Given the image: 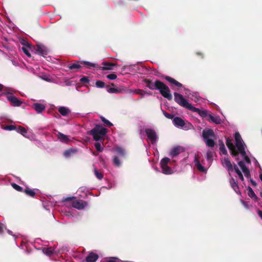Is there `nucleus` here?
<instances>
[{
  "instance_id": "nucleus-16",
  "label": "nucleus",
  "mask_w": 262,
  "mask_h": 262,
  "mask_svg": "<svg viewBox=\"0 0 262 262\" xmlns=\"http://www.w3.org/2000/svg\"><path fill=\"white\" fill-rule=\"evenodd\" d=\"M113 151L116 154V156H118L120 158H123L126 155L125 150L120 146H116L113 148Z\"/></svg>"
},
{
  "instance_id": "nucleus-1",
  "label": "nucleus",
  "mask_w": 262,
  "mask_h": 262,
  "mask_svg": "<svg viewBox=\"0 0 262 262\" xmlns=\"http://www.w3.org/2000/svg\"><path fill=\"white\" fill-rule=\"evenodd\" d=\"M234 139L235 145L233 144L232 140L229 138L226 139V145L232 156H236L238 153L242 155L244 161H239L238 165L242 169L245 177L249 179L251 177V174L247 165H250L251 161L245 151L246 145L238 132H236L234 134Z\"/></svg>"
},
{
  "instance_id": "nucleus-4",
  "label": "nucleus",
  "mask_w": 262,
  "mask_h": 262,
  "mask_svg": "<svg viewBox=\"0 0 262 262\" xmlns=\"http://www.w3.org/2000/svg\"><path fill=\"white\" fill-rule=\"evenodd\" d=\"M19 247L26 255L31 254L34 250H41L42 253L47 256H51L55 253L54 247H43L42 248H37V247H34V248H32L31 247Z\"/></svg>"
},
{
  "instance_id": "nucleus-23",
  "label": "nucleus",
  "mask_w": 262,
  "mask_h": 262,
  "mask_svg": "<svg viewBox=\"0 0 262 262\" xmlns=\"http://www.w3.org/2000/svg\"><path fill=\"white\" fill-rule=\"evenodd\" d=\"M77 152L76 148H70L64 151L63 156L65 158H68Z\"/></svg>"
},
{
  "instance_id": "nucleus-39",
  "label": "nucleus",
  "mask_w": 262,
  "mask_h": 262,
  "mask_svg": "<svg viewBox=\"0 0 262 262\" xmlns=\"http://www.w3.org/2000/svg\"><path fill=\"white\" fill-rule=\"evenodd\" d=\"M94 173L95 176L99 180H101L103 178V174L100 172L96 168H95L94 169Z\"/></svg>"
},
{
  "instance_id": "nucleus-33",
  "label": "nucleus",
  "mask_w": 262,
  "mask_h": 262,
  "mask_svg": "<svg viewBox=\"0 0 262 262\" xmlns=\"http://www.w3.org/2000/svg\"><path fill=\"white\" fill-rule=\"evenodd\" d=\"M103 65L104 66L102 68V70H112L113 69V67L115 66V64L114 63H110L106 62H103Z\"/></svg>"
},
{
  "instance_id": "nucleus-10",
  "label": "nucleus",
  "mask_w": 262,
  "mask_h": 262,
  "mask_svg": "<svg viewBox=\"0 0 262 262\" xmlns=\"http://www.w3.org/2000/svg\"><path fill=\"white\" fill-rule=\"evenodd\" d=\"M145 133L147 136L148 140L151 142V144H155L157 139V136L156 132L150 128H145L144 130H140V135L142 137V135H144V133Z\"/></svg>"
},
{
  "instance_id": "nucleus-15",
  "label": "nucleus",
  "mask_w": 262,
  "mask_h": 262,
  "mask_svg": "<svg viewBox=\"0 0 262 262\" xmlns=\"http://www.w3.org/2000/svg\"><path fill=\"white\" fill-rule=\"evenodd\" d=\"M184 91L185 94L188 95V96L192 100L197 102L200 100V96L198 93L192 92L187 89H184Z\"/></svg>"
},
{
  "instance_id": "nucleus-27",
  "label": "nucleus",
  "mask_w": 262,
  "mask_h": 262,
  "mask_svg": "<svg viewBox=\"0 0 262 262\" xmlns=\"http://www.w3.org/2000/svg\"><path fill=\"white\" fill-rule=\"evenodd\" d=\"M165 79L167 81L171 83V84H173V85H176L177 87H183V85L182 83H180L179 82L177 81L173 78L170 77L169 76H166Z\"/></svg>"
},
{
  "instance_id": "nucleus-40",
  "label": "nucleus",
  "mask_w": 262,
  "mask_h": 262,
  "mask_svg": "<svg viewBox=\"0 0 262 262\" xmlns=\"http://www.w3.org/2000/svg\"><path fill=\"white\" fill-rule=\"evenodd\" d=\"M16 126H15L14 125H6L3 127V129L5 130H16Z\"/></svg>"
},
{
  "instance_id": "nucleus-28",
  "label": "nucleus",
  "mask_w": 262,
  "mask_h": 262,
  "mask_svg": "<svg viewBox=\"0 0 262 262\" xmlns=\"http://www.w3.org/2000/svg\"><path fill=\"white\" fill-rule=\"evenodd\" d=\"M160 83V81L159 80H156L155 83L148 81L147 84V86L150 90H157Z\"/></svg>"
},
{
  "instance_id": "nucleus-43",
  "label": "nucleus",
  "mask_w": 262,
  "mask_h": 262,
  "mask_svg": "<svg viewBox=\"0 0 262 262\" xmlns=\"http://www.w3.org/2000/svg\"><path fill=\"white\" fill-rule=\"evenodd\" d=\"M96 86L99 88H102L104 87L105 83L102 81L97 80L96 82Z\"/></svg>"
},
{
  "instance_id": "nucleus-49",
  "label": "nucleus",
  "mask_w": 262,
  "mask_h": 262,
  "mask_svg": "<svg viewBox=\"0 0 262 262\" xmlns=\"http://www.w3.org/2000/svg\"><path fill=\"white\" fill-rule=\"evenodd\" d=\"M107 92L110 93H117L118 92V90L114 88H110L107 89Z\"/></svg>"
},
{
  "instance_id": "nucleus-12",
  "label": "nucleus",
  "mask_w": 262,
  "mask_h": 262,
  "mask_svg": "<svg viewBox=\"0 0 262 262\" xmlns=\"http://www.w3.org/2000/svg\"><path fill=\"white\" fill-rule=\"evenodd\" d=\"M101 253L98 250H94L88 252L85 257V262H96L99 257L101 256Z\"/></svg>"
},
{
  "instance_id": "nucleus-44",
  "label": "nucleus",
  "mask_w": 262,
  "mask_h": 262,
  "mask_svg": "<svg viewBox=\"0 0 262 262\" xmlns=\"http://www.w3.org/2000/svg\"><path fill=\"white\" fill-rule=\"evenodd\" d=\"M220 152L223 155H226L227 154V150L224 144L220 145Z\"/></svg>"
},
{
  "instance_id": "nucleus-46",
  "label": "nucleus",
  "mask_w": 262,
  "mask_h": 262,
  "mask_svg": "<svg viewBox=\"0 0 262 262\" xmlns=\"http://www.w3.org/2000/svg\"><path fill=\"white\" fill-rule=\"evenodd\" d=\"M12 186L13 187V188L14 189H15V190H16L18 191H21L23 190V188L19 186V185H17L16 184L12 183Z\"/></svg>"
},
{
  "instance_id": "nucleus-42",
  "label": "nucleus",
  "mask_w": 262,
  "mask_h": 262,
  "mask_svg": "<svg viewBox=\"0 0 262 262\" xmlns=\"http://www.w3.org/2000/svg\"><path fill=\"white\" fill-rule=\"evenodd\" d=\"M95 147L96 150L99 152H102L103 150V148L102 147L100 143L99 142H96L95 144Z\"/></svg>"
},
{
  "instance_id": "nucleus-20",
  "label": "nucleus",
  "mask_w": 262,
  "mask_h": 262,
  "mask_svg": "<svg viewBox=\"0 0 262 262\" xmlns=\"http://www.w3.org/2000/svg\"><path fill=\"white\" fill-rule=\"evenodd\" d=\"M202 136L203 139H209L210 137H214V134L212 129H208L203 131Z\"/></svg>"
},
{
  "instance_id": "nucleus-19",
  "label": "nucleus",
  "mask_w": 262,
  "mask_h": 262,
  "mask_svg": "<svg viewBox=\"0 0 262 262\" xmlns=\"http://www.w3.org/2000/svg\"><path fill=\"white\" fill-rule=\"evenodd\" d=\"M229 182L231 187L234 190V191L237 194L239 193L240 192L239 191V187L237 181L231 176L230 177Z\"/></svg>"
},
{
  "instance_id": "nucleus-24",
  "label": "nucleus",
  "mask_w": 262,
  "mask_h": 262,
  "mask_svg": "<svg viewBox=\"0 0 262 262\" xmlns=\"http://www.w3.org/2000/svg\"><path fill=\"white\" fill-rule=\"evenodd\" d=\"M23 44L26 47H22L21 49L24 53L28 57H31V54L29 50L31 49V45L27 42H25V43Z\"/></svg>"
},
{
  "instance_id": "nucleus-36",
  "label": "nucleus",
  "mask_w": 262,
  "mask_h": 262,
  "mask_svg": "<svg viewBox=\"0 0 262 262\" xmlns=\"http://www.w3.org/2000/svg\"><path fill=\"white\" fill-rule=\"evenodd\" d=\"M82 63L89 69H91L92 68H95L97 67V65L96 63L89 61H82Z\"/></svg>"
},
{
  "instance_id": "nucleus-2",
  "label": "nucleus",
  "mask_w": 262,
  "mask_h": 262,
  "mask_svg": "<svg viewBox=\"0 0 262 262\" xmlns=\"http://www.w3.org/2000/svg\"><path fill=\"white\" fill-rule=\"evenodd\" d=\"M174 98L175 101L180 105L193 112L197 113L201 117L205 118L208 117V120L210 122L214 123L216 124H220L223 122L219 116H213L211 114H208L206 110L194 107L181 94L174 92Z\"/></svg>"
},
{
  "instance_id": "nucleus-55",
  "label": "nucleus",
  "mask_w": 262,
  "mask_h": 262,
  "mask_svg": "<svg viewBox=\"0 0 262 262\" xmlns=\"http://www.w3.org/2000/svg\"><path fill=\"white\" fill-rule=\"evenodd\" d=\"M257 213L259 215V216L262 219V211L260 210H258Z\"/></svg>"
},
{
  "instance_id": "nucleus-8",
  "label": "nucleus",
  "mask_w": 262,
  "mask_h": 262,
  "mask_svg": "<svg viewBox=\"0 0 262 262\" xmlns=\"http://www.w3.org/2000/svg\"><path fill=\"white\" fill-rule=\"evenodd\" d=\"M13 90L11 88H7L6 93L8 94L7 100L11 103V105L13 106H19L22 104V102L17 98L13 95Z\"/></svg>"
},
{
  "instance_id": "nucleus-45",
  "label": "nucleus",
  "mask_w": 262,
  "mask_h": 262,
  "mask_svg": "<svg viewBox=\"0 0 262 262\" xmlns=\"http://www.w3.org/2000/svg\"><path fill=\"white\" fill-rule=\"evenodd\" d=\"M135 93L141 95L142 97H144L145 94H147L148 95L150 94V93H145L144 91L139 89L136 90Z\"/></svg>"
},
{
  "instance_id": "nucleus-13",
  "label": "nucleus",
  "mask_w": 262,
  "mask_h": 262,
  "mask_svg": "<svg viewBox=\"0 0 262 262\" xmlns=\"http://www.w3.org/2000/svg\"><path fill=\"white\" fill-rule=\"evenodd\" d=\"M22 244L20 246H23V245H27V246H29L30 245H34L38 244L39 246H47L46 245V242H43L40 238H36L33 240H28L27 239H24L22 241Z\"/></svg>"
},
{
  "instance_id": "nucleus-51",
  "label": "nucleus",
  "mask_w": 262,
  "mask_h": 262,
  "mask_svg": "<svg viewBox=\"0 0 262 262\" xmlns=\"http://www.w3.org/2000/svg\"><path fill=\"white\" fill-rule=\"evenodd\" d=\"M6 229V226L5 225L0 223V234L4 233V230Z\"/></svg>"
},
{
  "instance_id": "nucleus-30",
  "label": "nucleus",
  "mask_w": 262,
  "mask_h": 262,
  "mask_svg": "<svg viewBox=\"0 0 262 262\" xmlns=\"http://www.w3.org/2000/svg\"><path fill=\"white\" fill-rule=\"evenodd\" d=\"M121 159L118 156H114L113 159V164L116 167H120L122 165Z\"/></svg>"
},
{
  "instance_id": "nucleus-6",
  "label": "nucleus",
  "mask_w": 262,
  "mask_h": 262,
  "mask_svg": "<svg viewBox=\"0 0 262 262\" xmlns=\"http://www.w3.org/2000/svg\"><path fill=\"white\" fill-rule=\"evenodd\" d=\"M194 163L198 170L202 172H206L207 170V160L202 159L199 153L195 154L194 158Z\"/></svg>"
},
{
  "instance_id": "nucleus-59",
  "label": "nucleus",
  "mask_w": 262,
  "mask_h": 262,
  "mask_svg": "<svg viewBox=\"0 0 262 262\" xmlns=\"http://www.w3.org/2000/svg\"><path fill=\"white\" fill-rule=\"evenodd\" d=\"M3 89H4L3 85L2 84H0V92L4 91Z\"/></svg>"
},
{
  "instance_id": "nucleus-14",
  "label": "nucleus",
  "mask_w": 262,
  "mask_h": 262,
  "mask_svg": "<svg viewBox=\"0 0 262 262\" xmlns=\"http://www.w3.org/2000/svg\"><path fill=\"white\" fill-rule=\"evenodd\" d=\"M88 203L81 200H77L73 201L72 203V206L78 210L84 209L88 206Z\"/></svg>"
},
{
  "instance_id": "nucleus-7",
  "label": "nucleus",
  "mask_w": 262,
  "mask_h": 262,
  "mask_svg": "<svg viewBox=\"0 0 262 262\" xmlns=\"http://www.w3.org/2000/svg\"><path fill=\"white\" fill-rule=\"evenodd\" d=\"M172 122L175 126L184 130L190 129L193 127L191 123H185V121L182 118L178 117H174Z\"/></svg>"
},
{
  "instance_id": "nucleus-32",
  "label": "nucleus",
  "mask_w": 262,
  "mask_h": 262,
  "mask_svg": "<svg viewBox=\"0 0 262 262\" xmlns=\"http://www.w3.org/2000/svg\"><path fill=\"white\" fill-rule=\"evenodd\" d=\"M68 67L70 70L77 71L81 68V66L79 64L78 62H76L74 63L69 64Z\"/></svg>"
},
{
  "instance_id": "nucleus-50",
  "label": "nucleus",
  "mask_w": 262,
  "mask_h": 262,
  "mask_svg": "<svg viewBox=\"0 0 262 262\" xmlns=\"http://www.w3.org/2000/svg\"><path fill=\"white\" fill-rule=\"evenodd\" d=\"M75 199V197H74V196L65 197V198H63L62 201L64 202H69L70 201H72V200H74Z\"/></svg>"
},
{
  "instance_id": "nucleus-29",
  "label": "nucleus",
  "mask_w": 262,
  "mask_h": 262,
  "mask_svg": "<svg viewBox=\"0 0 262 262\" xmlns=\"http://www.w3.org/2000/svg\"><path fill=\"white\" fill-rule=\"evenodd\" d=\"M213 151L211 150H208L206 154V158H207V166H210L212 161V158H213Z\"/></svg>"
},
{
  "instance_id": "nucleus-62",
  "label": "nucleus",
  "mask_w": 262,
  "mask_h": 262,
  "mask_svg": "<svg viewBox=\"0 0 262 262\" xmlns=\"http://www.w3.org/2000/svg\"><path fill=\"white\" fill-rule=\"evenodd\" d=\"M260 196L262 198V192H260Z\"/></svg>"
},
{
  "instance_id": "nucleus-38",
  "label": "nucleus",
  "mask_w": 262,
  "mask_h": 262,
  "mask_svg": "<svg viewBox=\"0 0 262 262\" xmlns=\"http://www.w3.org/2000/svg\"><path fill=\"white\" fill-rule=\"evenodd\" d=\"M101 121L107 126H113V124L108 120L105 119L104 117H100Z\"/></svg>"
},
{
  "instance_id": "nucleus-34",
  "label": "nucleus",
  "mask_w": 262,
  "mask_h": 262,
  "mask_svg": "<svg viewBox=\"0 0 262 262\" xmlns=\"http://www.w3.org/2000/svg\"><path fill=\"white\" fill-rule=\"evenodd\" d=\"M102 262H123L116 257H107L103 259Z\"/></svg>"
},
{
  "instance_id": "nucleus-5",
  "label": "nucleus",
  "mask_w": 262,
  "mask_h": 262,
  "mask_svg": "<svg viewBox=\"0 0 262 262\" xmlns=\"http://www.w3.org/2000/svg\"><path fill=\"white\" fill-rule=\"evenodd\" d=\"M222 163L223 166L228 171L229 177H231V172L234 170L235 172L238 175L239 179L243 182L244 181V178L243 176V174L236 165H234V167H233L230 161L228 160V158H224L222 160Z\"/></svg>"
},
{
  "instance_id": "nucleus-26",
  "label": "nucleus",
  "mask_w": 262,
  "mask_h": 262,
  "mask_svg": "<svg viewBox=\"0 0 262 262\" xmlns=\"http://www.w3.org/2000/svg\"><path fill=\"white\" fill-rule=\"evenodd\" d=\"M16 130L17 133L20 134L23 136H24L26 138H30V137L27 135V130L24 127H23L21 126H16Z\"/></svg>"
},
{
  "instance_id": "nucleus-54",
  "label": "nucleus",
  "mask_w": 262,
  "mask_h": 262,
  "mask_svg": "<svg viewBox=\"0 0 262 262\" xmlns=\"http://www.w3.org/2000/svg\"><path fill=\"white\" fill-rule=\"evenodd\" d=\"M241 202H242V204L243 205V206H244L245 208H248V205L247 203L246 202H245V201H243V200H241Z\"/></svg>"
},
{
  "instance_id": "nucleus-21",
  "label": "nucleus",
  "mask_w": 262,
  "mask_h": 262,
  "mask_svg": "<svg viewBox=\"0 0 262 262\" xmlns=\"http://www.w3.org/2000/svg\"><path fill=\"white\" fill-rule=\"evenodd\" d=\"M57 137L58 140L62 143H68L70 141L68 136L60 132L57 133Z\"/></svg>"
},
{
  "instance_id": "nucleus-56",
  "label": "nucleus",
  "mask_w": 262,
  "mask_h": 262,
  "mask_svg": "<svg viewBox=\"0 0 262 262\" xmlns=\"http://www.w3.org/2000/svg\"><path fill=\"white\" fill-rule=\"evenodd\" d=\"M250 182L253 186L256 185V183L253 179H250Z\"/></svg>"
},
{
  "instance_id": "nucleus-58",
  "label": "nucleus",
  "mask_w": 262,
  "mask_h": 262,
  "mask_svg": "<svg viewBox=\"0 0 262 262\" xmlns=\"http://www.w3.org/2000/svg\"><path fill=\"white\" fill-rule=\"evenodd\" d=\"M255 166H258V167H260V165L259 164V163H258V161H257L256 160H255Z\"/></svg>"
},
{
  "instance_id": "nucleus-18",
  "label": "nucleus",
  "mask_w": 262,
  "mask_h": 262,
  "mask_svg": "<svg viewBox=\"0 0 262 262\" xmlns=\"http://www.w3.org/2000/svg\"><path fill=\"white\" fill-rule=\"evenodd\" d=\"M32 107L35 110L37 114L41 113L46 108V105L45 104L39 103H34Z\"/></svg>"
},
{
  "instance_id": "nucleus-47",
  "label": "nucleus",
  "mask_w": 262,
  "mask_h": 262,
  "mask_svg": "<svg viewBox=\"0 0 262 262\" xmlns=\"http://www.w3.org/2000/svg\"><path fill=\"white\" fill-rule=\"evenodd\" d=\"M80 82L82 83H88L90 82V80L88 77H82L80 80Z\"/></svg>"
},
{
  "instance_id": "nucleus-41",
  "label": "nucleus",
  "mask_w": 262,
  "mask_h": 262,
  "mask_svg": "<svg viewBox=\"0 0 262 262\" xmlns=\"http://www.w3.org/2000/svg\"><path fill=\"white\" fill-rule=\"evenodd\" d=\"M62 211L64 215L68 217L69 218H72V217L74 216L71 211H67V210L64 209Z\"/></svg>"
},
{
  "instance_id": "nucleus-52",
  "label": "nucleus",
  "mask_w": 262,
  "mask_h": 262,
  "mask_svg": "<svg viewBox=\"0 0 262 262\" xmlns=\"http://www.w3.org/2000/svg\"><path fill=\"white\" fill-rule=\"evenodd\" d=\"M163 114L167 118H168V119L172 118L173 115L172 114H169V113L166 112L165 111L163 112Z\"/></svg>"
},
{
  "instance_id": "nucleus-35",
  "label": "nucleus",
  "mask_w": 262,
  "mask_h": 262,
  "mask_svg": "<svg viewBox=\"0 0 262 262\" xmlns=\"http://www.w3.org/2000/svg\"><path fill=\"white\" fill-rule=\"evenodd\" d=\"M206 145L210 147H213L214 146V141L212 139H207L204 140Z\"/></svg>"
},
{
  "instance_id": "nucleus-9",
  "label": "nucleus",
  "mask_w": 262,
  "mask_h": 262,
  "mask_svg": "<svg viewBox=\"0 0 262 262\" xmlns=\"http://www.w3.org/2000/svg\"><path fill=\"white\" fill-rule=\"evenodd\" d=\"M157 90H159L160 94L168 100H171L172 96L170 93L169 88L161 81H160Z\"/></svg>"
},
{
  "instance_id": "nucleus-48",
  "label": "nucleus",
  "mask_w": 262,
  "mask_h": 262,
  "mask_svg": "<svg viewBox=\"0 0 262 262\" xmlns=\"http://www.w3.org/2000/svg\"><path fill=\"white\" fill-rule=\"evenodd\" d=\"M106 77L110 80H115L117 78V75L115 74H111L107 75Z\"/></svg>"
},
{
  "instance_id": "nucleus-53",
  "label": "nucleus",
  "mask_w": 262,
  "mask_h": 262,
  "mask_svg": "<svg viewBox=\"0 0 262 262\" xmlns=\"http://www.w3.org/2000/svg\"><path fill=\"white\" fill-rule=\"evenodd\" d=\"M42 79L48 82H53L52 79L48 77L47 76H44L42 77Z\"/></svg>"
},
{
  "instance_id": "nucleus-63",
  "label": "nucleus",
  "mask_w": 262,
  "mask_h": 262,
  "mask_svg": "<svg viewBox=\"0 0 262 262\" xmlns=\"http://www.w3.org/2000/svg\"><path fill=\"white\" fill-rule=\"evenodd\" d=\"M155 169L157 170V171H158V169L157 168H155Z\"/></svg>"
},
{
  "instance_id": "nucleus-3",
  "label": "nucleus",
  "mask_w": 262,
  "mask_h": 262,
  "mask_svg": "<svg viewBox=\"0 0 262 262\" xmlns=\"http://www.w3.org/2000/svg\"><path fill=\"white\" fill-rule=\"evenodd\" d=\"M107 130L101 125L96 124L95 127L88 132L89 135H92L96 141H103L104 137L106 134Z\"/></svg>"
},
{
  "instance_id": "nucleus-57",
  "label": "nucleus",
  "mask_w": 262,
  "mask_h": 262,
  "mask_svg": "<svg viewBox=\"0 0 262 262\" xmlns=\"http://www.w3.org/2000/svg\"><path fill=\"white\" fill-rule=\"evenodd\" d=\"M7 232H8V233L9 234L11 235H13V236H15V235H13V234H12V232L11 230H7Z\"/></svg>"
},
{
  "instance_id": "nucleus-25",
  "label": "nucleus",
  "mask_w": 262,
  "mask_h": 262,
  "mask_svg": "<svg viewBox=\"0 0 262 262\" xmlns=\"http://www.w3.org/2000/svg\"><path fill=\"white\" fill-rule=\"evenodd\" d=\"M182 148L180 146L173 147L170 151V155L171 157H174L178 156L181 152Z\"/></svg>"
},
{
  "instance_id": "nucleus-11",
  "label": "nucleus",
  "mask_w": 262,
  "mask_h": 262,
  "mask_svg": "<svg viewBox=\"0 0 262 262\" xmlns=\"http://www.w3.org/2000/svg\"><path fill=\"white\" fill-rule=\"evenodd\" d=\"M170 159L168 158H163L160 162L162 172L165 174H171L173 173V170L170 167L167 166Z\"/></svg>"
},
{
  "instance_id": "nucleus-17",
  "label": "nucleus",
  "mask_w": 262,
  "mask_h": 262,
  "mask_svg": "<svg viewBox=\"0 0 262 262\" xmlns=\"http://www.w3.org/2000/svg\"><path fill=\"white\" fill-rule=\"evenodd\" d=\"M36 51L38 54L43 56L47 55L48 53V49L42 45H37Z\"/></svg>"
},
{
  "instance_id": "nucleus-31",
  "label": "nucleus",
  "mask_w": 262,
  "mask_h": 262,
  "mask_svg": "<svg viewBox=\"0 0 262 262\" xmlns=\"http://www.w3.org/2000/svg\"><path fill=\"white\" fill-rule=\"evenodd\" d=\"M247 190L248 196L251 198H252L255 201H257L258 198L255 194L253 189L250 187H248Z\"/></svg>"
},
{
  "instance_id": "nucleus-60",
  "label": "nucleus",
  "mask_w": 262,
  "mask_h": 262,
  "mask_svg": "<svg viewBox=\"0 0 262 262\" xmlns=\"http://www.w3.org/2000/svg\"><path fill=\"white\" fill-rule=\"evenodd\" d=\"M12 63H13V65L17 66V63H16V62L15 61L12 60Z\"/></svg>"
},
{
  "instance_id": "nucleus-22",
  "label": "nucleus",
  "mask_w": 262,
  "mask_h": 262,
  "mask_svg": "<svg viewBox=\"0 0 262 262\" xmlns=\"http://www.w3.org/2000/svg\"><path fill=\"white\" fill-rule=\"evenodd\" d=\"M59 113L63 116H67L71 112L70 110L66 106H59L58 107Z\"/></svg>"
},
{
  "instance_id": "nucleus-61",
  "label": "nucleus",
  "mask_w": 262,
  "mask_h": 262,
  "mask_svg": "<svg viewBox=\"0 0 262 262\" xmlns=\"http://www.w3.org/2000/svg\"><path fill=\"white\" fill-rule=\"evenodd\" d=\"M259 179L261 180V181L262 182V172H260V173H259Z\"/></svg>"
},
{
  "instance_id": "nucleus-37",
  "label": "nucleus",
  "mask_w": 262,
  "mask_h": 262,
  "mask_svg": "<svg viewBox=\"0 0 262 262\" xmlns=\"http://www.w3.org/2000/svg\"><path fill=\"white\" fill-rule=\"evenodd\" d=\"M25 193L32 197H33L35 195V192L34 190H32L29 188L26 189L25 190Z\"/></svg>"
}]
</instances>
